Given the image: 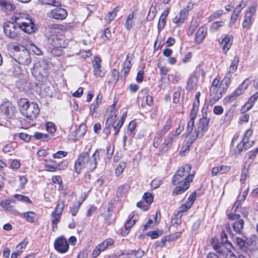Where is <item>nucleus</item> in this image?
Segmentation results:
<instances>
[{
  "label": "nucleus",
  "instance_id": "obj_38",
  "mask_svg": "<svg viewBox=\"0 0 258 258\" xmlns=\"http://www.w3.org/2000/svg\"><path fill=\"white\" fill-rule=\"evenodd\" d=\"M134 15L133 13L128 15L125 23V26L127 30H129L133 28L134 25Z\"/></svg>",
  "mask_w": 258,
  "mask_h": 258
},
{
  "label": "nucleus",
  "instance_id": "obj_1",
  "mask_svg": "<svg viewBox=\"0 0 258 258\" xmlns=\"http://www.w3.org/2000/svg\"><path fill=\"white\" fill-rule=\"evenodd\" d=\"M191 166L190 164H186L179 168L172 179V183L174 185H178L172 191L173 195H179L184 192L187 190L190 183L194 179L195 172L190 173Z\"/></svg>",
  "mask_w": 258,
  "mask_h": 258
},
{
  "label": "nucleus",
  "instance_id": "obj_36",
  "mask_svg": "<svg viewBox=\"0 0 258 258\" xmlns=\"http://www.w3.org/2000/svg\"><path fill=\"white\" fill-rule=\"evenodd\" d=\"M202 136H200L197 133H195L194 132V134L192 135H189L187 137L188 139L187 140L186 145L187 146V149L189 150L191 145L195 142L196 139L199 137H201Z\"/></svg>",
  "mask_w": 258,
  "mask_h": 258
},
{
  "label": "nucleus",
  "instance_id": "obj_21",
  "mask_svg": "<svg viewBox=\"0 0 258 258\" xmlns=\"http://www.w3.org/2000/svg\"><path fill=\"white\" fill-rule=\"evenodd\" d=\"M175 139L174 137L171 135H169L164 140V143L160 149L162 153L168 151L172 147L173 141Z\"/></svg>",
  "mask_w": 258,
  "mask_h": 258
},
{
  "label": "nucleus",
  "instance_id": "obj_62",
  "mask_svg": "<svg viewBox=\"0 0 258 258\" xmlns=\"http://www.w3.org/2000/svg\"><path fill=\"white\" fill-rule=\"evenodd\" d=\"M14 197L19 201H24L29 203H31L30 200L28 197L21 195L16 194L14 195Z\"/></svg>",
  "mask_w": 258,
  "mask_h": 258
},
{
  "label": "nucleus",
  "instance_id": "obj_12",
  "mask_svg": "<svg viewBox=\"0 0 258 258\" xmlns=\"http://www.w3.org/2000/svg\"><path fill=\"white\" fill-rule=\"evenodd\" d=\"M114 243V240L112 238H109L104 240L102 243L99 244L96 246L92 252V256L94 258L99 256L101 251L106 250L110 246H112Z\"/></svg>",
  "mask_w": 258,
  "mask_h": 258
},
{
  "label": "nucleus",
  "instance_id": "obj_45",
  "mask_svg": "<svg viewBox=\"0 0 258 258\" xmlns=\"http://www.w3.org/2000/svg\"><path fill=\"white\" fill-rule=\"evenodd\" d=\"M34 137L36 139L41 140L42 141H47L49 139V137L48 135L39 132L35 133Z\"/></svg>",
  "mask_w": 258,
  "mask_h": 258
},
{
  "label": "nucleus",
  "instance_id": "obj_7",
  "mask_svg": "<svg viewBox=\"0 0 258 258\" xmlns=\"http://www.w3.org/2000/svg\"><path fill=\"white\" fill-rule=\"evenodd\" d=\"M4 30L7 37L14 40L19 38L20 30L21 29L14 22H7L4 24Z\"/></svg>",
  "mask_w": 258,
  "mask_h": 258
},
{
  "label": "nucleus",
  "instance_id": "obj_6",
  "mask_svg": "<svg viewBox=\"0 0 258 258\" xmlns=\"http://www.w3.org/2000/svg\"><path fill=\"white\" fill-rule=\"evenodd\" d=\"M15 60L22 65H28L31 62V57L28 50L23 45L15 44L13 46Z\"/></svg>",
  "mask_w": 258,
  "mask_h": 258
},
{
  "label": "nucleus",
  "instance_id": "obj_43",
  "mask_svg": "<svg viewBox=\"0 0 258 258\" xmlns=\"http://www.w3.org/2000/svg\"><path fill=\"white\" fill-rule=\"evenodd\" d=\"M239 61V59L238 56H236L234 57L231 64L229 67V71L230 72H235L237 70V66Z\"/></svg>",
  "mask_w": 258,
  "mask_h": 258
},
{
  "label": "nucleus",
  "instance_id": "obj_17",
  "mask_svg": "<svg viewBox=\"0 0 258 258\" xmlns=\"http://www.w3.org/2000/svg\"><path fill=\"white\" fill-rule=\"evenodd\" d=\"M189 10V9H187V8H184L180 12L179 16H177L173 19V22L177 26L180 25L187 18L188 15Z\"/></svg>",
  "mask_w": 258,
  "mask_h": 258
},
{
  "label": "nucleus",
  "instance_id": "obj_53",
  "mask_svg": "<svg viewBox=\"0 0 258 258\" xmlns=\"http://www.w3.org/2000/svg\"><path fill=\"white\" fill-rule=\"evenodd\" d=\"M29 49L36 55H40L42 54L41 50L33 43L30 44Z\"/></svg>",
  "mask_w": 258,
  "mask_h": 258
},
{
  "label": "nucleus",
  "instance_id": "obj_35",
  "mask_svg": "<svg viewBox=\"0 0 258 258\" xmlns=\"http://www.w3.org/2000/svg\"><path fill=\"white\" fill-rule=\"evenodd\" d=\"M1 8L3 10L8 11H13L16 9L15 5L10 0H4Z\"/></svg>",
  "mask_w": 258,
  "mask_h": 258
},
{
  "label": "nucleus",
  "instance_id": "obj_14",
  "mask_svg": "<svg viewBox=\"0 0 258 258\" xmlns=\"http://www.w3.org/2000/svg\"><path fill=\"white\" fill-rule=\"evenodd\" d=\"M54 246L55 249L60 253L66 252L69 247L68 241L62 236L58 237L55 240Z\"/></svg>",
  "mask_w": 258,
  "mask_h": 258
},
{
  "label": "nucleus",
  "instance_id": "obj_18",
  "mask_svg": "<svg viewBox=\"0 0 258 258\" xmlns=\"http://www.w3.org/2000/svg\"><path fill=\"white\" fill-rule=\"evenodd\" d=\"M230 170V166L221 165L212 168L211 170V175L212 176H214L218 174H225L229 172Z\"/></svg>",
  "mask_w": 258,
  "mask_h": 258
},
{
  "label": "nucleus",
  "instance_id": "obj_50",
  "mask_svg": "<svg viewBox=\"0 0 258 258\" xmlns=\"http://www.w3.org/2000/svg\"><path fill=\"white\" fill-rule=\"evenodd\" d=\"M163 180L159 178H155L151 183V187L153 189L157 188L162 183Z\"/></svg>",
  "mask_w": 258,
  "mask_h": 258
},
{
  "label": "nucleus",
  "instance_id": "obj_2",
  "mask_svg": "<svg viewBox=\"0 0 258 258\" xmlns=\"http://www.w3.org/2000/svg\"><path fill=\"white\" fill-rule=\"evenodd\" d=\"M100 159L99 150H96L90 157L88 152H83L79 156L75 164V170L79 174L83 169L88 171L94 170L97 164V161Z\"/></svg>",
  "mask_w": 258,
  "mask_h": 258
},
{
  "label": "nucleus",
  "instance_id": "obj_64",
  "mask_svg": "<svg viewBox=\"0 0 258 258\" xmlns=\"http://www.w3.org/2000/svg\"><path fill=\"white\" fill-rule=\"evenodd\" d=\"M116 14L114 11L108 13V15L105 17V20L107 23H110L115 17Z\"/></svg>",
  "mask_w": 258,
  "mask_h": 258
},
{
  "label": "nucleus",
  "instance_id": "obj_63",
  "mask_svg": "<svg viewBox=\"0 0 258 258\" xmlns=\"http://www.w3.org/2000/svg\"><path fill=\"white\" fill-rule=\"evenodd\" d=\"M191 206L189 204L186 203L182 205L179 208V213H182L187 211Z\"/></svg>",
  "mask_w": 258,
  "mask_h": 258
},
{
  "label": "nucleus",
  "instance_id": "obj_22",
  "mask_svg": "<svg viewBox=\"0 0 258 258\" xmlns=\"http://www.w3.org/2000/svg\"><path fill=\"white\" fill-rule=\"evenodd\" d=\"M51 39V45L54 48H65L67 46V43L63 38L53 36Z\"/></svg>",
  "mask_w": 258,
  "mask_h": 258
},
{
  "label": "nucleus",
  "instance_id": "obj_49",
  "mask_svg": "<svg viewBox=\"0 0 258 258\" xmlns=\"http://www.w3.org/2000/svg\"><path fill=\"white\" fill-rule=\"evenodd\" d=\"M133 57V54H128L126 56V58L125 60L124 61V64H123V68H126L128 69H131L132 67L131 64V60L132 59Z\"/></svg>",
  "mask_w": 258,
  "mask_h": 258
},
{
  "label": "nucleus",
  "instance_id": "obj_52",
  "mask_svg": "<svg viewBox=\"0 0 258 258\" xmlns=\"http://www.w3.org/2000/svg\"><path fill=\"white\" fill-rule=\"evenodd\" d=\"M195 124V119H191L190 118V120L187 123V127H186V131H187V135L186 137H187L189 135L191 134L192 130L193 127L194 126Z\"/></svg>",
  "mask_w": 258,
  "mask_h": 258
},
{
  "label": "nucleus",
  "instance_id": "obj_27",
  "mask_svg": "<svg viewBox=\"0 0 258 258\" xmlns=\"http://www.w3.org/2000/svg\"><path fill=\"white\" fill-rule=\"evenodd\" d=\"M19 216L30 223H34L36 219V214L33 212H27L20 213Z\"/></svg>",
  "mask_w": 258,
  "mask_h": 258
},
{
  "label": "nucleus",
  "instance_id": "obj_4",
  "mask_svg": "<svg viewBox=\"0 0 258 258\" xmlns=\"http://www.w3.org/2000/svg\"><path fill=\"white\" fill-rule=\"evenodd\" d=\"M12 20L26 33L31 34L35 31L34 24L30 16L27 14L16 12L12 17Z\"/></svg>",
  "mask_w": 258,
  "mask_h": 258
},
{
  "label": "nucleus",
  "instance_id": "obj_8",
  "mask_svg": "<svg viewBox=\"0 0 258 258\" xmlns=\"http://www.w3.org/2000/svg\"><path fill=\"white\" fill-rule=\"evenodd\" d=\"M257 3L253 2L246 10L244 16L242 27L244 28H249L252 22V17L256 12Z\"/></svg>",
  "mask_w": 258,
  "mask_h": 258
},
{
  "label": "nucleus",
  "instance_id": "obj_24",
  "mask_svg": "<svg viewBox=\"0 0 258 258\" xmlns=\"http://www.w3.org/2000/svg\"><path fill=\"white\" fill-rule=\"evenodd\" d=\"M210 104L212 106L217 102L222 96L221 90H215L214 91L210 90Z\"/></svg>",
  "mask_w": 258,
  "mask_h": 258
},
{
  "label": "nucleus",
  "instance_id": "obj_20",
  "mask_svg": "<svg viewBox=\"0 0 258 258\" xmlns=\"http://www.w3.org/2000/svg\"><path fill=\"white\" fill-rule=\"evenodd\" d=\"M14 109V107L9 102H5L0 105V110L7 116H12Z\"/></svg>",
  "mask_w": 258,
  "mask_h": 258
},
{
  "label": "nucleus",
  "instance_id": "obj_44",
  "mask_svg": "<svg viewBox=\"0 0 258 258\" xmlns=\"http://www.w3.org/2000/svg\"><path fill=\"white\" fill-rule=\"evenodd\" d=\"M130 186L127 184H124L119 186L117 192L120 196L125 195L129 190Z\"/></svg>",
  "mask_w": 258,
  "mask_h": 258
},
{
  "label": "nucleus",
  "instance_id": "obj_16",
  "mask_svg": "<svg viewBox=\"0 0 258 258\" xmlns=\"http://www.w3.org/2000/svg\"><path fill=\"white\" fill-rule=\"evenodd\" d=\"M233 39L232 35L226 36L220 42L222 51L226 54L230 48Z\"/></svg>",
  "mask_w": 258,
  "mask_h": 258
},
{
  "label": "nucleus",
  "instance_id": "obj_9",
  "mask_svg": "<svg viewBox=\"0 0 258 258\" xmlns=\"http://www.w3.org/2000/svg\"><path fill=\"white\" fill-rule=\"evenodd\" d=\"M64 201H62L61 204L58 203L55 208V210L52 212L51 215L52 229L53 231H55L57 228V224L59 222L61 215L64 208Z\"/></svg>",
  "mask_w": 258,
  "mask_h": 258
},
{
  "label": "nucleus",
  "instance_id": "obj_55",
  "mask_svg": "<svg viewBox=\"0 0 258 258\" xmlns=\"http://www.w3.org/2000/svg\"><path fill=\"white\" fill-rule=\"evenodd\" d=\"M119 78V73L116 70H113L111 72V78L110 79V82L112 83H116Z\"/></svg>",
  "mask_w": 258,
  "mask_h": 258
},
{
  "label": "nucleus",
  "instance_id": "obj_30",
  "mask_svg": "<svg viewBox=\"0 0 258 258\" xmlns=\"http://www.w3.org/2000/svg\"><path fill=\"white\" fill-rule=\"evenodd\" d=\"M169 14L168 11H164L161 14L158 24V29L160 32L162 30L166 24V19Z\"/></svg>",
  "mask_w": 258,
  "mask_h": 258
},
{
  "label": "nucleus",
  "instance_id": "obj_40",
  "mask_svg": "<svg viewBox=\"0 0 258 258\" xmlns=\"http://www.w3.org/2000/svg\"><path fill=\"white\" fill-rule=\"evenodd\" d=\"M138 220V216L133 215L125 224L124 227L126 230H129L135 224Z\"/></svg>",
  "mask_w": 258,
  "mask_h": 258
},
{
  "label": "nucleus",
  "instance_id": "obj_5",
  "mask_svg": "<svg viewBox=\"0 0 258 258\" xmlns=\"http://www.w3.org/2000/svg\"><path fill=\"white\" fill-rule=\"evenodd\" d=\"M48 63L44 59L35 62L31 69V73L34 78L40 82H45L47 78Z\"/></svg>",
  "mask_w": 258,
  "mask_h": 258
},
{
  "label": "nucleus",
  "instance_id": "obj_19",
  "mask_svg": "<svg viewBox=\"0 0 258 258\" xmlns=\"http://www.w3.org/2000/svg\"><path fill=\"white\" fill-rule=\"evenodd\" d=\"M200 92H198L196 93L195 99L192 104V108L190 113V118L191 119H195L197 117V112H198L199 106L200 105Z\"/></svg>",
  "mask_w": 258,
  "mask_h": 258
},
{
  "label": "nucleus",
  "instance_id": "obj_61",
  "mask_svg": "<svg viewBox=\"0 0 258 258\" xmlns=\"http://www.w3.org/2000/svg\"><path fill=\"white\" fill-rule=\"evenodd\" d=\"M82 202L79 203L78 204H75L73 206L71 209V212L73 216H76L80 208Z\"/></svg>",
  "mask_w": 258,
  "mask_h": 258
},
{
  "label": "nucleus",
  "instance_id": "obj_26",
  "mask_svg": "<svg viewBox=\"0 0 258 258\" xmlns=\"http://www.w3.org/2000/svg\"><path fill=\"white\" fill-rule=\"evenodd\" d=\"M206 30L203 27H200L198 30L195 37V41L197 44H200L205 38Z\"/></svg>",
  "mask_w": 258,
  "mask_h": 258
},
{
  "label": "nucleus",
  "instance_id": "obj_34",
  "mask_svg": "<svg viewBox=\"0 0 258 258\" xmlns=\"http://www.w3.org/2000/svg\"><path fill=\"white\" fill-rule=\"evenodd\" d=\"M130 258H141L145 254V251L143 250L139 249L137 250H131L127 252Z\"/></svg>",
  "mask_w": 258,
  "mask_h": 258
},
{
  "label": "nucleus",
  "instance_id": "obj_48",
  "mask_svg": "<svg viewBox=\"0 0 258 258\" xmlns=\"http://www.w3.org/2000/svg\"><path fill=\"white\" fill-rule=\"evenodd\" d=\"M136 127V123L135 121H132L130 122L128 127H127V133L128 135L133 137L134 134H133V131L135 129Z\"/></svg>",
  "mask_w": 258,
  "mask_h": 258
},
{
  "label": "nucleus",
  "instance_id": "obj_46",
  "mask_svg": "<svg viewBox=\"0 0 258 258\" xmlns=\"http://www.w3.org/2000/svg\"><path fill=\"white\" fill-rule=\"evenodd\" d=\"M224 13L223 10H219L213 13L209 18V21H213L214 19L220 18Z\"/></svg>",
  "mask_w": 258,
  "mask_h": 258
},
{
  "label": "nucleus",
  "instance_id": "obj_15",
  "mask_svg": "<svg viewBox=\"0 0 258 258\" xmlns=\"http://www.w3.org/2000/svg\"><path fill=\"white\" fill-rule=\"evenodd\" d=\"M101 59L98 56H95L92 61L94 75L97 77H103L105 75V71L102 69L101 66Z\"/></svg>",
  "mask_w": 258,
  "mask_h": 258
},
{
  "label": "nucleus",
  "instance_id": "obj_13",
  "mask_svg": "<svg viewBox=\"0 0 258 258\" xmlns=\"http://www.w3.org/2000/svg\"><path fill=\"white\" fill-rule=\"evenodd\" d=\"M210 121V118H207L206 116H203L198 122L195 132L197 133L200 136L203 137L208 129Z\"/></svg>",
  "mask_w": 258,
  "mask_h": 258
},
{
  "label": "nucleus",
  "instance_id": "obj_51",
  "mask_svg": "<svg viewBox=\"0 0 258 258\" xmlns=\"http://www.w3.org/2000/svg\"><path fill=\"white\" fill-rule=\"evenodd\" d=\"M184 123L183 122L180 121L179 123L178 126L176 128L175 133L172 135L176 138L178 135L180 134L181 132L184 129Z\"/></svg>",
  "mask_w": 258,
  "mask_h": 258
},
{
  "label": "nucleus",
  "instance_id": "obj_31",
  "mask_svg": "<svg viewBox=\"0 0 258 258\" xmlns=\"http://www.w3.org/2000/svg\"><path fill=\"white\" fill-rule=\"evenodd\" d=\"M254 142L251 141L249 143H244V142H241V143L238 144L236 146L235 152L237 154L240 153L241 151H243V149L247 150L250 147H251Z\"/></svg>",
  "mask_w": 258,
  "mask_h": 258
},
{
  "label": "nucleus",
  "instance_id": "obj_59",
  "mask_svg": "<svg viewBox=\"0 0 258 258\" xmlns=\"http://www.w3.org/2000/svg\"><path fill=\"white\" fill-rule=\"evenodd\" d=\"M68 154L67 152L59 151L53 154L52 156L55 159H60L66 157Z\"/></svg>",
  "mask_w": 258,
  "mask_h": 258
},
{
  "label": "nucleus",
  "instance_id": "obj_39",
  "mask_svg": "<svg viewBox=\"0 0 258 258\" xmlns=\"http://www.w3.org/2000/svg\"><path fill=\"white\" fill-rule=\"evenodd\" d=\"M171 120L170 119H167L162 128L160 131L159 135H161V136H163L171 128Z\"/></svg>",
  "mask_w": 258,
  "mask_h": 258
},
{
  "label": "nucleus",
  "instance_id": "obj_54",
  "mask_svg": "<svg viewBox=\"0 0 258 258\" xmlns=\"http://www.w3.org/2000/svg\"><path fill=\"white\" fill-rule=\"evenodd\" d=\"M46 128L47 131L50 133H54L56 131L55 125L51 122L46 123Z\"/></svg>",
  "mask_w": 258,
  "mask_h": 258
},
{
  "label": "nucleus",
  "instance_id": "obj_60",
  "mask_svg": "<svg viewBox=\"0 0 258 258\" xmlns=\"http://www.w3.org/2000/svg\"><path fill=\"white\" fill-rule=\"evenodd\" d=\"M144 200L149 204H151L153 201V195L149 192H146L143 196Z\"/></svg>",
  "mask_w": 258,
  "mask_h": 258
},
{
  "label": "nucleus",
  "instance_id": "obj_23",
  "mask_svg": "<svg viewBox=\"0 0 258 258\" xmlns=\"http://www.w3.org/2000/svg\"><path fill=\"white\" fill-rule=\"evenodd\" d=\"M217 252L226 255V258H237L235 254L231 251L228 250L224 245H222L215 248Z\"/></svg>",
  "mask_w": 258,
  "mask_h": 258
},
{
  "label": "nucleus",
  "instance_id": "obj_56",
  "mask_svg": "<svg viewBox=\"0 0 258 258\" xmlns=\"http://www.w3.org/2000/svg\"><path fill=\"white\" fill-rule=\"evenodd\" d=\"M252 135V131L250 129L247 130L244 133V137L242 139V142L244 143H249V138Z\"/></svg>",
  "mask_w": 258,
  "mask_h": 258
},
{
  "label": "nucleus",
  "instance_id": "obj_25",
  "mask_svg": "<svg viewBox=\"0 0 258 258\" xmlns=\"http://www.w3.org/2000/svg\"><path fill=\"white\" fill-rule=\"evenodd\" d=\"M67 165L66 164L63 165L62 166H61L60 164H58L56 166L50 164L48 163H46L44 164V167L45 170L49 172H54L57 171V170H63L66 168Z\"/></svg>",
  "mask_w": 258,
  "mask_h": 258
},
{
  "label": "nucleus",
  "instance_id": "obj_41",
  "mask_svg": "<svg viewBox=\"0 0 258 258\" xmlns=\"http://www.w3.org/2000/svg\"><path fill=\"white\" fill-rule=\"evenodd\" d=\"M126 164L125 162H120L115 168V174L116 176L120 175L126 167Z\"/></svg>",
  "mask_w": 258,
  "mask_h": 258
},
{
  "label": "nucleus",
  "instance_id": "obj_33",
  "mask_svg": "<svg viewBox=\"0 0 258 258\" xmlns=\"http://www.w3.org/2000/svg\"><path fill=\"white\" fill-rule=\"evenodd\" d=\"M115 105L116 102H114L113 104L110 106V107L107 110V112H110L109 116L107 119V122H109V125L114 121L116 116V115L114 112Z\"/></svg>",
  "mask_w": 258,
  "mask_h": 258
},
{
  "label": "nucleus",
  "instance_id": "obj_42",
  "mask_svg": "<svg viewBox=\"0 0 258 258\" xmlns=\"http://www.w3.org/2000/svg\"><path fill=\"white\" fill-rule=\"evenodd\" d=\"M234 72H230L229 71L226 74L224 78L222 81V83H224L226 85V87L227 88L231 82V79L232 77V73Z\"/></svg>",
  "mask_w": 258,
  "mask_h": 258
},
{
  "label": "nucleus",
  "instance_id": "obj_58",
  "mask_svg": "<svg viewBox=\"0 0 258 258\" xmlns=\"http://www.w3.org/2000/svg\"><path fill=\"white\" fill-rule=\"evenodd\" d=\"M158 68L160 69V74L162 76V79H163L164 78V76H165L167 73L169 71V69L165 67V66H162L160 64H158Z\"/></svg>",
  "mask_w": 258,
  "mask_h": 258
},
{
  "label": "nucleus",
  "instance_id": "obj_37",
  "mask_svg": "<svg viewBox=\"0 0 258 258\" xmlns=\"http://www.w3.org/2000/svg\"><path fill=\"white\" fill-rule=\"evenodd\" d=\"M249 165L246 166V164L244 165L241 170V177L240 181L241 183H244L246 179L248 177Z\"/></svg>",
  "mask_w": 258,
  "mask_h": 258
},
{
  "label": "nucleus",
  "instance_id": "obj_47",
  "mask_svg": "<svg viewBox=\"0 0 258 258\" xmlns=\"http://www.w3.org/2000/svg\"><path fill=\"white\" fill-rule=\"evenodd\" d=\"M40 1L44 4L51 5L54 6H60L61 5L59 2L57 0H40Z\"/></svg>",
  "mask_w": 258,
  "mask_h": 258
},
{
  "label": "nucleus",
  "instance_id": "obj_32",
  "mask_svg": "<svg viewBox=\"0 0 258 258\" xmlns=\"http://www.w3.org/2000/svg\"><path fill=\"white\" fill-rule=\"evenodd\" d=\"M198 78L194 75L191 76L188 79L187 82L186 88L188 90H191L195 89L197 87Z\"/></svg>",
  "mask_w": 258,
  "mask_h": 258
},
{
  "label": "nucleus",
  "instance_id": "obj_57",
  "mask_svg": "<svg viewBox=\"0 0 258 258\" xmlns=\"http://www.w3.org/2000/svg\"><path fill=\"white\" fill-rule=\"evenodd\" d=\"M11 203V201H10V200H6L2 201L1 203V205L6 210H9L12 208V205Z\"/></svg>",
  "mask_w": 258,
  "mask_h": 258
},
{
  "label": "nucleus",
  "instance_id": "obj_10",
  "mask_svg": "<svg viewBox=\"0 0 258 258\" xmlns=\"http://www.w3.org/2000/svg\"><path fill=\"white\" fill-rule=\"evenodd\" d=\"M47 15L49 18L52 19L62 20L66 19L68 13L64 9L61 8L60 5V6H54V8L47 13Z\"/></svg>",
  "mask_w": 258,
  "mask_h": 258
},
{
  "label": "nucleus",
  "instance_id": "obj_29",
  "mask_svg": "<svg viewBox=\"0 0 258 258\" xmlns=\"http://www.w3.org/2000/svg\"><path fill=\"white\" fill-rule=\"evenodd\" d=\"M244 226V221L243 219H238L235 221L232 224V228L234 232L237 234H241Z\"/></svg>",
  "mask_w": 258,
  "mask_h": 258
},
{
  "label": "nucleus",
  "instance_id": "obj_28",
  "mask_svg": "<svg viewBox=\"0 0 258 258\" xmlns=\"http://www.w3.org/2000/svg\"><path fill=\"white\" fill-rule=\"evenodd\" d=\"M250 0H242L234 9L232 15L239 17L242 9L245 8Z\"/></svg>",
  "mask_w": 258,
  "mask_h": 258
},
{
  "label": "nucleus",
  "instance_id": "obj_3",
  "mask_svg": "<svg viewBox=\"0 0 258 258\" xmlns=\"http://www.w3.org/2000/svg\"><path fill=\"white\" fill-rule=\"evenodd\" d=\"M19 107L22 114L30 120L35 119L40 112V109L37 103L29 102L26 98H21L18 101Z\"/></svg>",
  "mask_w": 258,
  "mask_h": 258
},
{
  "label": "nucleus",
  "instance_id": "obj_11",
  "mask_svg": "<svg viewBox=\"0 0 258 258\" xmlns=\"http://www.w3.org/2000/svg\"><path fill=\"white\" fill-rule=\"evenodd\" d=\"M248 84L245 81L243 82L231 94L226 96L224 100L225 104H228L235 100L237 97L242 94L247 88Z\"/></svg>",
  "mask_w": 258,
  "mask_h": 258
}]
</instances>
